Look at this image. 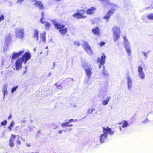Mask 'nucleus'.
<instances>
[{
	"instance_id": "44",
	"label": "nucleus",
	"mask_w": 153,
	"mask_h": 153,
	"mask_svg": "<svg viewBox=\"0 0 153 153\" xmlns=\"http://www.w3.org/2000/svg\"><path fill=\"white\" fill-rule=\"evenodd\" d=\"M62 132V131L61 130H59L58 131V133L59 134H61Z\"/></svg>"
},
{
	"instance_id": "12",
	"label": "nucleus",
	"mask_w": 153,
	"mask_h": 153,
	"mask_svg": "<svg viewBox=\"0 0 153 153\" xmlns=\"http://www.w3.org/2000/svg\"><path fill=\"white\" fill-rule=\"evenodd\" d=\"M74 119H70L68 120V122L63 123L61 124V126L62 127H72L73 125L71 124H69V123L74 121Z\"/></svg>"
},
{
	"instance_id": "13",
	"label": "nucleus",
	"mask_w": 153,
	"mask_h": 153,
	"mask_svg": "<svg viewBox=\"0 0 153 153\" xmlns=\"http://www.w3.org/2000/svg\"><path fill=\"white\" fill-rule=\"evenodd\" d=\"M16 137V135H13V134H11V137L9 140V145L10 147H12L14 145L13 142L14 141V139Z\"/></svg>"
},
{
	"instance_id": "29",
	"label": "nucleus",
	"mask_w": 153,
	"mask_h": 153,
	"mask_svg": "<svg viewBox=\"0 0 153 153\" xmlns=\"http://www.w3.org/2000/svg\"><path fill=\"white\" fill-rule=\"evenodd\" d=\"M86 52L89 55H92L93 53L91 49V47Z\"/></svg>"
},
{
	"instance_id": "30",
	"label": "nucleus",
	"mask_w": 153,
	"mask_h": 153,
	"mask_svg": "<svg viewBox=\"0 0 153 153\" xmlns=\"http://www.w3.org/2000/svg\"><path fill=\"white\" fill-rule=\"evenodd\" d=\"M95 109L93 108H89L87 111V114H90L92 113V112L95 111Z\"/></svg>"
},
{
	"instance_id": "60",
	"label": "nucleus",
	"mask_w": 153,
	"mask_h": 153,
	"mask_svg": "<svg viewBox=\"0 0 153 153\" xmlns=\"http://www.w3.org/2000/svg\"><path fill=\"white\" fill-rule=\"evenodd\" d=\"M31 153H34V152H32Z\"/></svg>"
},
{
	"instance_id": "31",
	"label": "nucleus",
	"mask_w": 153,
	"mask_h": 153,
	"mask_svg": "<svg viewBox=\"0 0 153 153\" xmlns=\"http://www.w3.org/2000/svg\"><path fill=\"white\" fill-rule=\"evenodd\" d=\"M44 12H42L41 13V15L42 18L40 19V22L42 24L44 23V22L43 21V19L44 18Z\"/></svg>"
},
{
	"instance_id": "56",
	"label": "nucleus",
	"mask_w": 153,
	"mask_h": 153,
	"mask_svg": "<svg viewBox=\"0 0 153 153\" xmlns=\"http://www.w3.org/2000/svg\"><path fill=\"white\" fill-rule=\"evenodd\" d=\"M42 52H40V54H41L42 53Z\"/></svg>"
},
{
	"instance_id": "18",
	"label": "nucleus",
	"mask_w": 153,
	"mask_h": 153,
	"mask_svg": "<svg viewBox=\"0 0 153 153\" xmlns=\"http://www.w3.org/2000/svg\"><path fill=\"white\" fill-rule=\"evenodd\" d=\"M91 47L89 44L86 42H83V48L86 51Z\"/></svg>"
},
{
	"instance_id": "45",
	"label": "nucleus",
	"mask_w": 153,
	"mask_h": 153,
	"mask_svg": "<svg viewBox=\"0 0 153 153\" xmlns=\"http://www.w3.org/2000/svg\"><path fill=\"white\" fill-rule=\"evenodd\" d=\"M26 146L27 147H30V143H27L26 144Z\"/></svg>"
},
{
	"instance_id": "15",
	"label": "nucleus",
	"mask_w": 153,
	"mask_h": 153,
	"mask_svg": "<svg viewBox=\"0 0 153 153\" xmlns=\"http://www.w3.org/2000/svg\"><path fill=\"white\" fill-rule=\"evenodd\" d=\"M35 5L40 10H42L44 8L42 2L37 1L35 3Z\"/></svg>"
},
{
	"instance_id": "27",
	"label": "nucleus",
	"mask_w": 153,
	"mask_h": 153,
	"mask_svg": "<svg viewBox=\"0 0 153 153\" xmlns=\"http://www.w3.org/2000/svg\"><path fill=\"white\" fill-rule=\"evenodd\" d=\"M147 18L149 19L153 20V13H150L148 15Z\"/></svg>"
},
{
	"instance_id": "11",
	"label": "nucleus",
	"mask_w": 153,
	"mask_h": 153,
	"mask_svg": "<svg viewBox=\"0 0 153 153\" xmlns=\"http://www.w3.org/2000/svg\"><path fill=\"white\" fill-rule=\"evenodd\" d=\"M24 52L23 50H20L18 52H14L12 56V59L13 60L16 58L19 57V56L23 54Z\"/></svg>"
},
{
	"instance_id": "10",
	"label": "nucleus",
	"mask_w": 153,
	"mask_h": 153,
	"mask_svg": "<svg viewBox=\"0 0 153 153\" xmlns=\"http://www.w3.org/2000/svg\"><path fill=\"white\" fill-rule=\"evenodd\" d=\"M138 75L142 79H143L145 78V74L143 71V68L141 66H139L138 67Z\"/></svg>"
},
{
	"instance_id": "7",
	"label": "nucleus",
	"mask_w": 153,
	"mask_h": 153,
	"mask_svg": "<svg viewBox=\"0 0 153 153\" xmlns=\"http://www.w3.org/2000/svg\"><path fill=\"white\" fill-rule=\"evenodd\" d=\"M24 29L22 27L15 29V36L18 38L22 39L24 37Z\"/></svg>"
},
{
	"instance_id": "20",
	"label": "nucleus",
	"mask_w": 153,
	"mask_h": 153,
	"mask_svg": "<svg viewBox=\"0 0 153 153\" xmlns=\"http://www.w3.org/2000/svg\"><path fill=\"white\" fill-rule=\"evenodd\" d=\"M73 16L74 17L79 19L83 18H84L83 17L82 15L79 13H74L73 15Z\"/></svg>"
},
{
	"instance_id": "51",
	"label": "nucleus",
	"mask_w": 153,
	"mask_h": 153,
	"mask_svg": "<svg viewBox=\"0 0 153 153\" xmlns=\"http://www.w3.org/2000/svg\"><path fill=\"white\" fill-rule=\"evenodd\" d=\"M51 75V73H49V75H48V76H50Z\"/></svg>"
},
{
	"instance_id": "6",
	"label": "nucleus",
	"mask_w": 153,
	"mask_h": 153,
	"mask_svg": "<svg viewBox=\"0 0 153 153\" xmlns=\"http://www.w3.org/2000/svg\"><path fill=\"white\" fill-rule=\"evenodd\" d=\"M123 41L126 51L128 55L130 56L131 53V48L130 43L128 39H126V36H124L123 37Z\"/></svg>"
},
{
	"instance_id": "3",
	"label": "nucleus",
	"mask_w": 153,
	"mask_h": 153,
	"mask_svg": "<svg viewBox=\"0 0 153 153\" xmlns=\"http://www.w3.org/2000/svg\"><path fill=\"white\" fill-rule=\"evenodd\" d=\"M53 25L55 27L59 29V33L62 35H65L67 31V29L65 28V25L62 24L57 23L56 22H54Z\"/></svg>"
},
{
	"instance_id": "48",
	"label": "nucleus",
	"mask_w": 153,
	"mask_h": 153,
	"mask_svg": "<svg viewBox=\"0 0 153 153\" xmlns=\"http://www.w3.org/2000/svg\"><path fill=\"white\" fill-rule=\"evenodd\" d=\"M98 0L99 1H100L102 3H103L105 1V0Z\"/></svg>"
},
{
	"instance_id": "28",
	"label": "nucleus",
	"mask_w": 153,
	"mask_h": 153,
	"mask_svg": "<svg viewBox=\"0 0 153 153\" xmlns=\"http://www.w3.org/2000/svg\"><path fill=\"white\" fill-rule=\"evenodd\" d=\"M123 124L122 125V127L123 128H125L127 127L128 125V123L127 121H123Z\"/></svg>"
},
{
	"instance_id": "53",
	"label": "nucleus",
	"mask_w": 153,
	"mask_h": 153,
	"mask_svg": "<svg viewBox=\"0 0 153 153\" xmlns=\"http://www.w3.org/2000/svg\"><path fill=\"white\" fill-rule=\"evenodd\" d=\"M122 123H123V122H120L118 124H120V125Z\"/></svg>"
},
{
	"instance_id": "26",
	"label": "nucleus",
	"mask_w": 153,
	"mask_h": 153,
	"mask_svg": "<svg viewBox=\"0 0 153 153\" xmlns=\"http://www.w3.org/2000/svg\"><path fill=\"white\" fill-rule=\"evenodd\" d=\"M127 83H128V86H131L132 85L131 84V80L130 78L129 77H127Z\"/></svg>"
},
{
	"instance_id": "8",
	"label": "nucleus",
	"mask_w": 153,
	"mask_h": 153,
	"mask_svg": "<svg viewBox=\"0 0 153 153\" xmlns=\"http://www.w3.org/2000/svg\"><path fill=\"white\" fill-rule=\"evenodd\" d=\"M106 56L103 53L102 54L101 58L98 57L97 59V63H99V68H100L102 65H103L105 62Z\"/></svg>"
},
{
	"instance_id": "43",
	"label": "nucleus",
	"mask_w": 153,
	"mask_h": 153,
	"mask_svg": "<svg viewBox=\"0 0 153 153\" xmlns=\"http://www.w3.org/2000/svg\"><path fill=\"white\" fill-rule=\"evenodd\" d=\"M11 118V115L10 114L9 116L8 117V119L9 120Z\"/></svg>"
},
{
	"instance_id": "14",
	"label": "nucleus",
	"mask_w": 153,
	"mask_h": 153,
	"mask_svg": "<svg viewBox=\"0 0 153 153\" xmlns=\"http://www.w3.org/2000/svg\"><path fill=\"white\" fill-rule=\"evenodd\" d=\"M11 38L10 34H8L5 37V44L8 46L10 42Z\"/></svg>"
},
{
	"instance_id": "24",
	"label": "nucleus",
	"mask_w": 153,
	"mask_h": 153,
	"mask_svg": "<svg viewBox=\"0 0 153 153\" xmlns=\"http://www.w3.org/2000/svg\"><path fill=\"white\" fill-rule=\"evenodd\" d=\"M105 66H103L104 69L103 71V75L105 76H107L109 75V73L108 72L104 69Z\"/></svg>"
},
{
	"instance_id": "16",
	"label": "nucleus",
	"mask_w": 153,
	"mask_h": 153,
	"mask_svg": "<svg viewBox=\"0 0 153 153\" xmlns=\"http://www.w3.org/2000/svg\"><path fill=\"white\" fill-rule=\"evenodd\" d=\"M92 33L95 35L97 36L100 34V30L99 28L97 27L93 29L92 30Z\"/></svg>"
},
{
	"instance_id": "19",
	"label": "nucleus",
	"mask_w": 153,
	"mask_h": 153,
	"mask_svg": "<svg viewBox=\"0 0 153 153\" xmlns=\"http://www.w3.org/2000/svg\"><path fill=\"white\" fill-rule=\"evenodd\" d=\"M46 35V33L45 31L43 33L41 34H40V37L42 40V41L44 42V43H45L46 40V38L45 37Z\"/></svg>"
},
{
	"instance_id": "58",
	"label": "nucleus",
	"mask_w": 153,
	"mask_h": 153,
	"mask_svg": "<svg viewBox=\"0 0 153 153\" xmlns=\"http://www.w3.org/2000/svg\"><path fill=\"white\" fill-rule=\"evenodd\" d=\"M26 66H25V69H26Z\"/></svg>"
},
{
	"instance_id": "39",
	"label": "nucleus",
	"mask_w": 153,
	"mask_h": 153,
	"mask_svg": "<svg viewBox=\"0 0 153 153\" xmlns=\"http://www.w3.org/2000/svg\"><path fill=\"white\" fill-rule=\"evenodd\" d=\"M21 143V141L19 139H18L16 141V143L17 145H20Z\"/></svg>"
},
{
	"instance_id": "55",
	"label": "nucleus",
	"mask_w": 153,
	"mask_h": 153,
	"mask_svg": "<svg viewBox=\"0 0 153 153\" xmlns=\"http://www.w3.org/2000/svg\"><path fill=\"white\" fill-rule=\"evenodd\" d=\"M120 131H121V128L120 127Z\"/></svg>"
},
{
	"instance_id": "9",
	"label": "nucleus",
	"mask_w": 153,
	"mask_h": 153,
	"mask_svg": "<svg viewBox=\"0 0 153 153\" xmlns=\"http://www.w3.org/2000/svg\"><path fill=\"white\" fill-rule=\"evenodd\" d=\"M115 9L114 8H111L110 9L108 13L103 17V18L106 20L107 22H108L109 19L110 17L112 15L113 13L115 11Z\"/></svg>"
},
{
	"instance_id": "40",
	"label": "nucleus",
	"mask_w": 153,
	"mask_h": 153,
	"mask_svg": "<svg viewBox=\"0 0 153 153\" xmlns=\"http://www.w3.org/2000/svg\"><path fill=\"white\" fill-rule=\"evenodd\" d=\"M74 44H76V45L78 46H79L80 45V44L79 42L78 41L75 42H74Z\"/></svg>"
},
{
	"instance_id": "21",
	"label": "nucleus",
	"mask_w": 153,
	"mask_h": 153,
	"mask_svg": "<svg viewBox=\"0 0 153 153\" xmlns=\"http://www.w3.org/2000/svg\"><path fill=\"white\" fill-rule=\"evenodd\" d=\"M38 33L39 32L37 30V29H35L34 31V38L36 39L37 40H38Z\"/></svg>"
},
{
	"instance_id": "23",
	"label": "nucleus",
	"mask_w": 153,
	"mask_h": 153,
	"mask_svg": "<svg viewBox=\"0 0 153 153\" xmlns=\"http://www.w3.org/2000/svg\"><path fill=\"white\" fill-rule=\"evenodd\" d=\"M102 3L105 6H110L111 3L109 0H105Z\"/></svg>"
},
{
	"instance_id": "2",
	"label": "nucleus",
	"mask_w": 153,
	"mask_h": 153,
	"mask_svg": "<svg viewBox=\"0 0 153 153\" xmlns=\"http://www.w3.org/2000/svg\"><path fill=\"white\" fill-rule=\"evenodd\" d=\"M103 134L100 135V141L101 143H103L107 137V134H109L111 135H113L114 133V131L108 127L106 128L103 127Z\"/></svg>"
},
{
	"instance_id": "32",
	"label": "nucleus",
	"mask_w": 153,
	"mask_h": 153,
	"mask_svg": "<svg viewBox=\"0 0 153 153\" xmlns=\"http://www.w3.org/2000/svg\"><path fill=\"white\" fill-rule=\"evenodd\" d=\"M7 87H4L3 89V92L4 94V97L5 96V94H7V91H6L7 90Z\"/></svg>"
},
{
	"instance_id": "33",
	"label": "nucleus",
	"mask_w": 153,
	"mask_h": 153,
	"mask_svg": "<svg viewBox=\"0 0 153 153\" xmlns=\"http://www.w3.org/2000/svg\"><path fill=\"white\" fill-rule=\"evenodd\" d=\"M43 24H45V25L46 28H49L50 26V24L48 22H44Z\"/></svg>"
},
{
	"instance_id": "50",
	"label": "nucleus",
	"mask_w": 153,
	"mask_h": 153,
	"mask_svg": "<svg viewBox=\"0 0 153 153\" xmlns=\"http://www.w3.org/2000/svg\"><path fill=\"white\" fill-rule=\"evenodd\" d=\"M55 66V62H54L53 63V68H54V67Z\"/></svg>"
},
{
	"instance_id": "35",
	"label": "nucleus",
	"mask_w": 153,
	"mask_h": 153,
	"mask_svg": "<svg viewBox=\"0 0 153 153\" xmlns=\"http://www.w3.org/2000/svg\"><path fill=\"white\" fill-rule=\"evenodd\" d=\"M24 0H17V3L19 5H21Z\"/></svg>"
},
{
	"instance_id": "54",
	"label": "nucleus",
	"mask_w": 153,
	"mask_h": 153,
	"mask_svg": "<svg viewBox=\"0 0 153 153\" xmlns=\"http://www.w3.org/2000/svg\"><path fill=\"white\" fill-rule=\"evenodd\" d=\"M48 49V47L47 46V47L45 48V49Z\"/></svg>"
},
{
	"instance_id": "47",
	"label": "nucleus",
	"mask_w": 153,
	"mask_h": 153,
	"mask_svg": "<svg viewBox=\"0 0 153 153\" xmlns=\"http://www.w3.org/2000/svg\"><path fill=\"white\" fill-rule=\"evenodd\" d=\"M68 79H70L69 81H70L71 82H72L73 81V80L72 78Z\"/></svg>"
},
{
	"instance_id": "17",
	"label": "nucleus",
	"mask_w": 153,
	"mask_h": 153,
	"mask_svg": "<svg viewBox=\"0 0 153 153\" xmlns=\"http://www.w3.org/2000/svg\"><path fill=\"white\" fill-rule=\"evenodd\" d=\"M95 10L96 9L95 7H92L87 10V13L88 14H92L94 13Z\"/></svg>"
},
{
	"instance_id": "46",
	"label": "nucleus",
	"mask_w": 153,
	"mask_h": 153,
	"mask_svg": "<svg viewBox=\"0 0 153 153\" xmlns=\"http://www.w3.org/2000/svg\"><path fill=\"white\" fill-rule=\"evenodd\" d=\"M4 60L3 59L2 60V61L1 62V64L2 65H3L4 64Z\"/></svg>"
},
{
	"instance_id": "34",
	"label": "nucleus",
	"mask_w": 153,
	"mask_h": 153,
	"mask_svg": "<svg viewBox=\"0 0 153 153\" xmlns=\"http://www.w3.org/2000/svg\"><path fill=\"white\" fill-rule=\"evenodd\" d=\"M7 123V121L6 120H4L1 123V126L3 125H5Z\"/></svg>"
},
{
	"instance_id": "5",
	"label": "nucleus",
	"mask_w": 153,
	"mask_h": 153,
	"mask_svg": "<svg viewBox=\"0 0 153 153\" xmlns=\"http://www.w3.org/2000/svg\"><path fill=\"white\" fill-rule=\"evenodd\" d=\"M83 67L85 71L88 78L89 79L92 74V68L91 65L85 63L83 65Z\"/></svg>"
},
{
	"instance_id": "42",
	"label": "nucleus",
	"mask_w": 153,
	"mask_h": 153,
	"mask_svg": "<svg viewBox=\"0 0 153 153\" xmlns=\"http://www.w3.org/2000/svg\"><path fill=\"white\" fill-rule=\"evenodd\" d=\"M142 53L143 54L144 56L146 57V58H147V56L146 53L142 52Z\"/></svg>"
},
{
	"instance_id": "49",
	"label": "nucleus",
	"mask_w": 153,
	"mask_h": 153,
	"mask_svg": "<svg viewBox=\"0 0 153 153\" xmlns=\"http://www.w3.org/2000/svg\"><path fill=\"white\" fill-rule=\"evenodd\" d=\"M26 73V71L25 70V71H24V72H23V74H25Z\"/></svg>"
},
{
	"instance_id": "36",
	"label": "nucleus",
	"mask_w": 153,
	"mask_h": 153,
	"mask_svg": "<svg viewBox=\"0 0 153 153\" xmlns=\"http://www.w3.org/2000/svg\"><path fill=\"white\" fill-rule=\"evenodd\" d=\"M112 7H117L118 6L116 4L111 3V5H110Z\"/></svg>"
},
{
	"instance_id": "25",
	"label": "nucleus",
	"mask_w": 153,
	"mask_h": 153,
	"mask_svg": "<svg viewBox=\"0 0 153 153\" xmlns=\"http://www.w3.org/2000/svg\"><path fill=\"white\" fill-rule=\"evenodd\" d=\"M14 123L13 121H12L8 127V128L9 130L11 131L12 130V128L13 126Z\"/></svg>"
},
{
	"instance_id": "38",
	"label": "nucleus",
	"mask_w": 153,
	"mask_h": 153,
	"mask_svg": "<svg viewBox=\"0 0 153 153\" xmlns=\"http://www.w3.org/2000/svg\"><path fill=\"white\" fill-rule=\"evenodd\" d=\"M4 19V16L3 15H1L0 16V22L3 20Z\"/></svg>"
},
{
	"instance_id": "22",
	"label": "nucleus",
	"mask_w": 153,
	"mask_h": 153,
	"mask_svg": "<svg viewBox=\"0 0 153 153\" xmlns=\"http://www.w3.org/2000/svg\"><path fill=\"white\" fill-rule=\"evenodd\" d=\"M110 97H108L105 100L103 101L102 104L104 105H105L108 103L110 100Z\"/></svg>"
},
{
	"instance_id": "59",
	"label": "nucleus",
	"mask_w": 153,
	"mask_h": 153,
	"mask_svg": "<svg viewBox=\"0 0 153 153\" xmlns=\"http://www.w3.org/2000/svg\"><path fill=\"white\" fill-rule=\"evenodd\" d=\"M143 17H144V16H143L142 17V18L143 19Z\"/></svg>"
},
{
	"instance_id": "1",
	"label": "nucleus",
	"mask_w": 153,
	"mask_h": 153,
	"mask_svg": "<svg viewBox=\"0 0 153 153\" xmlns=\"http://www.w3.org/2000/svg\"><path fill=\"white\" fill-rule=\"evenodd\" d=\"M31 57V55L29 52H26L23 54L22 57L18 59L15 63V67L13 68V70L18 71L22 67L23 62L25 64L29 60Z\"/></svg>"
},
{
	"instance_id": "4",
	"label": "nucleus",
	"mask_w": 153,
	"mask_h": 153,
	"mask_svg": "<svg viewBox=\"0 0 153 153\" xmlns=\"http://www.w3.org/2000/svg\"><path fill=\"white\" fill-rule=\"evenodd\" d=\"M112 30L113 32V39L115 42L120 37V29L117 26H115L112 28Z\"/></svg>"
},
{
	"instance_id": "41",
	"label": "nucleus",
	"mask_w": 153,
	"mask_h": 153,
	"mask_svg": "<svg viewBox=\"0 0 153 153\" xmlns=\"http://www.w3.org/2000/svg\"><path fill=\"white\" fill-rule=\"evenodd\" d=\"M105 44V43L103 42H102L100 43V45L101 46H102L104 45Z\"/></svg>"
},
{
	"instance_id": "57",
	"label": "nucleus",
	"mask_w": 153,
	"mask_h": 153,
	"mask_svg": "<svg viewBox=\"0 0 153 153\" xmlns=\"http://www.w3.org/2000/svg\"><path fill=\"white\" fill-rule=\"evenodd\" d=\"M56 83H55V85H56Z\"/></svg>"
},
{
	"instance_id": "52",
	"label": "nucleus",
	"mask_w": 153,
	"mask_h": 153,
	"mask_svg": "<svg viewBox=\"0 0 153 153\" xmlns=\"http://www.w3.org/2000/svg\"><path fill=\"white\" fill-rule=\"evenodd\" d=\"M36 50V47H35L33 49V51H35Z\"/></svg>"
},
{
	"instance_id": "37",
	"label": "nucleus",
	"mask_w": 153,
	"mask_h": 153,
	"mask_svg": "<svg viewBox=\"0 0 153 153\" xmlns=\"http://www.w3.org/2000/svg\"><path fill=\"white\" fill-rule=\"evenodd\" d=\"M18 87H14L13 88L11 89V92L12 93H13L16 90L17 88Z\"/></svg>"
}]
</instances>
